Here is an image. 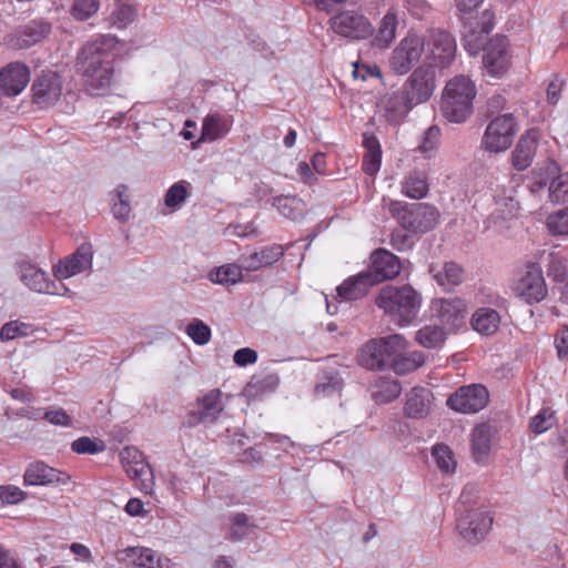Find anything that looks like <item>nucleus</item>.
Returning a JSON list of instances; mask_svg holds the SVG:
<instances>
[{
  "instance_id": "bf43d9fd",
  "label": "nucleus",
  "mask_w": 568,
  "mask_h": 568,
  "mask_svg": "<svg viewBox=\"0 0 568 568\" xmlns=\"http://www.w3.org/2000/svg\"><path fill=\"white\" fill-rule=\"evenodd\" d=\"M42 418L54 426L70 427L72 425L71 416L61 407L47 408Z\"/></svg>"
},
{
  "instance_id": "5701e85b",
  "label": "nucleus",
  "mask_w": 568,
  "mask_h": 568,
  "mask_svg": "<svg viewBox=\"0 0 568 568\" xmlns=\"http://www.w3.org/2000/svg\"><path fill=\"white\" fill-rule=\"evenodd\" d=\"M222 393L219 389H213L205 394L199 400V409L192 412L187 417V425L195 426L196 424H212L216 420L220 413L223 410L221 402Z\"/></svg>"
},
{
  "instance_id": "bb28decb",
  "label": "nucleus",
  "mask_w": 568,
  "mask_h": 568,
  "mask_svg": "<svg viewBox=\"0 0 568 568\" xmlns=\"http://www.w3.org/2000/svg\"><path fill=\"white\" fill-rule=\"evenodd\" d=\"M61 473L49 467L42 462H37L28 466L23 475V484L26 486H44L57 483H64L61 479Z\"/></svg>"
},
{
  "instance_id": "2eb2a0df",
  "label": "nucleus",
  "mask_w": 568,
  "mask_h": 568,
  "mask_svg": "<svg viewBox=\"0 0 568 568\" xmlns=\"http://www.w3.org/2000/svg\"><path fill=\"white\" fill-rule=\"evenodd\" d=\"M20 280L30 290L51 295H64L68 288L60 282L50 280L49 275L30 262L19 265Z\"/></svg>"
},
{
  "instance_id": "423d86ee",
  "label": "nucleus",
  "mask_w": 568,
  "mask_h": 568,
  "mask_svg": "<svg viewBox=\"0 0 568 568\" xmlns=\"http://www.w3.org/2000/svg\"><path fill=\"white\" fill-rule=\"evenodd\" d=\"M405 346V338L398 334L371 339L361 348L358 364L367 369L382 371L390 365L395 353L404 349Z\"/></svg>"
},
{
  "instance_id": "f8f14e48",
  "label": "nucleus",
  "mask_w": 568,
  "mask_h": 568,
  "mask_svg": "<svg viewBox=\"0 0 568 568\" xmlns=\"http://www.w3.org/2000/svg\"><path fill=\"white\" fill-rule=\"evenodd\" d=\"M425 44V38H403L389 57L390 69L398 75L408 73L420 60Z\"/></svg>"
},
{
  "instance_id": "e433bc0d",
  "label": "nucleus",
  "mask_w": 568,
  "mask_h": 568,
  "mask_svg": "<svg viewBox=\"0 0 568 568\" xmlns=\"http://www.w3.org/2000/svg\"><path fill=\"white\" fill-rule=\"evenodd\" d=\"M426 356L423 352L414 351L405 354L395 353L390 366L398 375H406L424 365Z\"/></svg>"
},
{
  "instance_id": "8fccbe9b",
  "label": "nucleus",
  "mask_w": 568,
  "mask_h": 568,
  "mask_svg": "<svg viewBox=\"0 0 568 568\" xmlns=\"http://www.w3.org/2000/svg\"><path fill=\"white\" fill-rule=\"evenodd\" d=\"M547 229L552 235H568V206L547 217Z\"/></svg>"
},
{
  "instance_id": "a19ab883",
  "label": "nucleus",
  "mask_w": 568,
  "mask_h": 568,
  "mask_svg": "<svg viewBox=\"0 0 568 568\" xmlns=\"http://www.w3.org/2000/svg\"><path fill=\"white\" fill-rule=\"evenodd\" d=\"M192 193V185L185 180L173 183L164 195V205L171 211L181 209Z\"/></svg>"
},
{
  "instance_id": "7ed1b4c3",
  "label": "nucleus",
  "mask_w": 568,
  "mask_h": 568,
  "mask_svg": "<svg viewBox=\"0 0 568 568\" xmlns=\"http://www.w3.org/2000/svg\"><path fill=\"white\" fill-rule=\"evenodd\" d=\"M477 94L470 78L460 74L450 79L443 91L440 110L452 123L465 122L474 111L473 101Z\"/></svg>"
},
{
  "instance_id": "09e8293b",
  "label": "nucleus",
  "mask_w": 568,
  "mask_h": 568,
  "mask_svg": "<svg viewBox=\"0 0 568 568\" xmlns=\"http://www.w3.org/2000/svg\"><path fill=\"white\" fill-rule=\"evenodd\" d=\"M32 333V326L19 321H10L0 329V341L9 342L17 337L28 336Z\"/></svg>"
},
{
  "instance_id": "774afa93",
  "label": "nucleus",
  "mask_w": 568,
  "mask_h": 568,
  "mask_svg": "<svg viewBox=\"0 0 568 568\" xmlns=\"http://www.w3.org/2000/svg\"><path fill=\"white\" fill-rule=\"evenodd\" d=\"M494 28V13L489 10H485L480 17V28L477 31L479 34H488ZM476 31L474 30L473 33Z\"/></svg>"
},
{
  "instance_id": "13d9d810",
  "label": "nucleus",
  "mask_w": 568,
  "mask_h": 568,
  "mask_svg": "<svg viewBox=\"0 0 568 568\" xmlns=\"http://www.w3.org/2000/svg\"><path fill=\"white\" fill-rule=\"evenodd\" d=\"M554 413L549 409H541L530 420V429L535 434H542L550 429L554 425Z\"/></svg>"
},
{
  "instance_id": "ea45409f",
  "label": "nucleus",
  "mask_w": 568,
  "mask_h": 568,
  "mask_svg": "<svg viewBox=\"0 0 568 568\" xmlns=\"http://www.w3.org/2000/svg\"><path fill=\"white\" fill-rule=\"evenodd\" d=\"M126 558L136 566L142 568H163L160 556L150 548L135 547L125 550Z\"/></svg>"
},
{
  "instance_id": "f3484780",
  "label": "nucleus",
  "mask_w": 568,
  "mask_h": 568,
  "mask_svg": "<svg viewBox=\"0 0 568 568\" xmlns=\"http://www.w3.org/2000/svg\"><path fill=\"white\" fill-rule=\"evenodd\" d=\"M402 264L398 256L385 248H377L369 256V265L365 271L375 284L393 280L399 275Z\"/></svg>"
},
{
  "instance_id": "e2e57ef3",
  "label": "nucleus",
  "mask_w": 568,
  "mask_h": 568,
  "mask_svg": "<svg viewBox=\"0 0 568 568\" xmlns=\"http://www.w3.org/2000/svg\"><path fill=\"white\" fill-rule=\"evenodd\" d=\"M353 75L355 79L366 81L369 77L382 78L381 69L377 65L359 64L354 62Z\"/></svg>"
},
{
  "instance_id": "f704fd0d",
  "label": "nucleus",
  "mask_w": 568,
  "mask_h": 568,
  "mask_svg": "<svg viewBox=\"0 0 568 568\" xmlns=\"http://www.w3.org/2000/svg\"><path fill=\"white\" fill-rule=\"evenodd\" d=\"M429 272L436 283L445 290L459 285L464 280V270L454 262H446L440 268L430 266Z\"/></svg>"
},
{
  "instance_id": "aec40b11",
  "label": "nucleus",
  "mask_w": 568,
  "mask_h": 568,
  "mask_svg": "<svg viewBox=\"0 0 568 568\" xmlns=\"http://www.w3.org/2000/svg\"><path fill=\"white\" fill-rule=\"evenodd\" d=\"M30 82V69L21 62H11L0 70V91L7 97L20 94Z\"/></svg>"
},
{
  "instance_id": "37998d69",
  "label": "nucleus",
  "mask_w": 568,
  "mask_h": 568,
  "mask_svg": "<svg viewBox=\"0 0 568 568\" xmlns=\"http://www.w3.org/2000/svg\"><path fill=\"white\" fill-rule=\"evenodd\" d=\"M445 328L425 325L416 333V341L426 348H436L445 341Z\"/></svg>"
},
{
  "instance_id": "2f4dec72",
  "label": "nucleus",
  "mask_w": 568,
  "mask_h": 568,
  "mask_svg": "<svg viewBox=\"0 0 568 568\" xmlns=\"http://www.w3.org/2000/svg\"><path fill=\"white\" fill-rule=\"evenodd\" d=\"M363 146L365 148L363 170L368 175H375L379 171L382 163L381 143L373 133H364Z\"/></svg>"
},
{
  "instance_id": "6ab92c4d",
  "label": "nucleus",
  "mask_w": 568,
  "mask_h": 568,
  "mask_svg": "<svg viewBox=\"0 0 568 568\" xmlns=\"http://www.w3.org/2000/svg\"><path fill=\"white\" fill-rule=\"evenodd\" d=\"M331 28L337 36H372L369 21L354 10L343 11L329 19Z\"/></svg>"
},
{
  "instance_id": "9d476101",
  "label": "nucleus",
  "mask_w": 568,
  "mask_h": 568,
  "mask_svg": "<svg viewBox=\"0 0 568 568\" xmlns=\"http://www.w3.org/2000/svg\"><path fill=\"white\" fill-rule=\"evenodd\" d=\"M434 316L447 332H456L466 325L468 307L466 302L457 296L437 298L432 302Z\"/></svg>"
},
{
  "instance_id": "9b49d317",
  "label": "nucleus",
  "mask_w": 568,
  "mask_h": 568,
  "mask_svg": "<svg viewBox=\"0 0 568 568\" xmlns=\"http://www.w3.org/2000/svg\"><path fill=\"white\" fill-rule=\"evenodd\" d=\"M491 525L493 516L485 507L467 509L457 519V529L469 544L483 540Z\"/></svg>"
},
{
  "instance_id": "ddd939ff",
  "label": "nucleus",
  "mask_w": 568,
  "mask_h": 568,
  "mask_svg": "<svg viewBox=\"0 0 568 568\" xmlns=\"http://www.w3.org/2000/svg\"><path fill=\"white\" fill-rule=\"evenodd\" d=\"M32 102L40 109L54 105L62 95V79L52 70L42 71L31 85Z\"/></svg>"
},
{
  "instance_id": "5fc2aeb1",
  "label": "nucleus",
  "mask_w": 568,
  "mask_h": 568,
  "mask_svg": "<svg viewBox=\"0 0 568 568\" xmlns=\"http://www.w3.org/2000/svg\"><path fill=\"white\" fill-rule=\"evenodd\" d=\"M27 498V493L14 485H0V507L16 505Z\"/></svg>"
},
{
  "instance_id": "49530a36",
  "label": "nucleus",
  "mask_w": 568,
  "mask_h": 568,
  "mask_svg": "<svg viewBox=\"0 0 568 568\" xmlns=\"http://www.w3.org/2000/svg\"><path fill=\"white\" fill-rule=\"evenodd\" d=\"M135 19V10L130 4L123 2H116L113 11L109 17L111 26L119 30L124 29L126 26L132 23Z\"/></svg>"
},
{
  "instance_id": "58836bf2",
  "label": "nucleus",
  "mask_w": 568,
  "mask_h": 568,
  "mask_svg": "<svg viewBox=\"0 0 568 568\" xmlns=\"http://www.w3.org/2000/svg\"><path fill=\"white\" fill-rule=\"evenodd\" d=\"M242 268L244 267L235 263L224 264L212 270L209 278L214 284L235 285L243 278Z\"/></svg>"
},
{
  "instance_id": "052dcab7",
  "label": "nucleus",
  "mask_w": 568,
  "mask_h": 568,
  "mask_svg": "<svg viewBox=\"0 0 568 568\" xmlns=\"http://www.w3.org/2000/svg\"><path fill=\"white\" fill-rule=\"evenodd\" d=\"M343 387V381L337 375L329 376L327 382L318 383L314 393L316 396H332L334 394H339Z\"/></svg>"
},
{
  "instance_id": "6e6d98bb",
  "label": "nucleus",
  "mask_w": 568,
  "mask_h": 568,
  "mask_svg": "<svg viewBox=\"0 0 568 568\" xmlns=\"http://www.w3.org/2000/svg\"><path fill=\"white\" fill-rule=\"evenodd\" d=\"M231 538L234 540L242 539L250 530L248 517L244 513H235L230 516Z\"/></svg>"
},
{
  "instance_id": "4be33fe9",
  "label": "nucleus",
  "mask_w": 568,
  "mask_h": 568,
  "mask_svg": "<svg viewBox=\"0 0 568 568\" xmlns=\"http://www.w3.org/2000/svg\"><path fill=\"white\" fill-rule=\"evenodd\" d=\"M383 118L392 125L400 124L414 105L402 91L384 95L379 101Z\"/></svg>"
},
{
  "instance_id": "dca6fc26",
  "label": "nucleus",
  "mask_w": 568,
  "mask_h": 568,
  "mask_svg": "<svg viewBox=\"0 0 568 568\" xmlns=\"http://www.w3.org/2000/svg\"><path fill=\"white\" fill-rule=\"evenodd\" d=\"M122 466L128 476L140 481V489L145 494L153 490L152 471L142 454L135 448H124L120 454Z\"/></svg>"
},
{
  "instance_id": "f257e3e1",
  "label": "nucleus",
  "mask_w": 568,
  "mask_h": 568,
  "mask_svg": "<svg viewBox=\"0 0 568 568\" xmlns=\"http://www.w3.org/2000/svg\"><path fill=\"white\" fill-rule=\"evenodd\" d=\"M125 43L118 38H97L80 51L78 73L85 91L94 97L109 93L114 83V62L122 57Z\"/></svg>"
},
{
  "instance_id": "1a4fd4ad",
  "label": "nucleus",
  "mask_w": 568,
  "mask_h": 568,
  "mask_svg": "<svg viewBox=\"0 0 568 568\" xmlns=\"http://www.w3.org/2000/svg\"><path fill=\"white\" fill-rule=\"evenodd\" d=\"M436 88V72L432 65L416 68L405 81L402 92L414 105L427 102Z\"/></svg>"
},
{
  "instance_id": "de8ad7c7",
  "label": "nucleus",
  "mask_w": 568,
  "mask_h": 568,
  "mask_svg": "<svg viewBox=\"0 0 568 568\" xmlns=\"http://www.w3.org/2000/svg\"><path fill=\"white\" fill-rule=\"evenodd\" d=\"M272 204L286 219L295 220L301 215V201L295 196L280 195Z\"/></svg>"
},
{
  "instance_id": "c03bdc74",
  "label": "nucleus",
  "mask_w": 568,
  "mask_h": 568,
  "mask_svg": "<svg viewBox=\"0 0 568 568\" xmlns=\"http://www.w3.org/2000/svg\"><path fill=\"white\" fill-rule=\"evenodd\" d=\"M131 206L129 202L128 187L124 184H120L114 190V199L112 204L113 216L125 222L129 220Z\"/></svg>"
},
{
  "instance_id": "b1692460",
  "label": "nucleus",
  "mask_w": 568,
  "mask_h": 568,
  "mask_svg": "<svg viewBox=\"0 0 568 568\" xmlns=\"http://www.w3.org/2000/svg\"><path fill=\"white\" fill-rule=\"evenodd\" d=\"M434 396L430 389L422 386L413 387L406 394L404 413L409 418L420 419L428 416Z\"/></svg>"
},
{
  "instance_id": "680f3d73",
  "label": "nucleus",
  "mask_w": 568,
  "mask_h": 568,
  "mask_svg": "<svg viewBox=\"0 0 568 568\" xmlns=\"http://www.w3.org/2000/svg\"><path fill=\"white\" fill-rule=\"evenodd\" d=\"M440 136V130L436 125L429 126L423 136V141L418 149L422 153H428L436 149Z\"/></svg>"
},
{
  "instance_id": "c85d7f7f",
  "label": "nucleus",
  "mask_w": 568,
  "mask_h": 568,
  "mask_svg": "<svg viewBox=\"0 0 568 568\" xmlns=\"http://www.w3.org/2000/svg\"><path fill=\"white\" fill-rule=\"evenodd\" d=\"M402 193L413 200H422L429 191L428 178L423 170L408 172L400 183Z\"/></svg>"
},
{
  "instance_id": "a18cd8bd",
  "label": "nucleus",
  "mask_w": 568,
  "mask_h": 568,
  "mask_svg": "<svg viewBox=\"0 0 568 568\" xmlns=\"http://www.w3.org/2000/svg\"><path fill=\"white\" fill-rule=\"evenodd\" d=\"M432 456L434 457L437 467L443 473L453 474L455 471L457 463L452 449L447 445L436 444L432 448Z\"/></svg>"
},
{
  "instance_id": "338daca9",
  "label": "nucleus",
  "mask_w": 568,
  "mask_h": 568,
  "mask_svg": "<svg viewBox=\"0 0 568 568\" xmlns=\"http://www.w3.org/2000/svg\"><path fill=\"white\" fill-rule=\"evenodd\" d=\"M558 356L561 358L568 355V327H565L555 338Z\"/></svg>"
},
{
  "instance_id": "a211bd4d",
  "label": "nucleus",
  "mask_w": 568,
  "mask_h": 568,
  "mask_svg": "<svg viewBox=\"0 0 568 568\" xmlns=\"http://www.w3.org/2000/svg\"><path fill=\"white\" fill-rule=\"evenodd\" d=\"M93 250L91 244L80 245L74 253L60 260L53 267L58 280L69 278L92 267Z\"/></svg>"
},
{
  "instance_id": "4d7b16f0",
  "label": "nucleus",
  "mask_w": 568,
  "mask_h": 568,
  "mask_svg": "<svg viewBox=\"0 0 568 568\" xmlns=\"http://www.w3.org/2000/svg\"><path fill=\"white\" fill-rule=\"evenodd\" d=\"M390 245L398 252H405L414 246V240L408 231L400 226L390 233Z\"/></svg>"
},
{
  "instance_id": "4468645a",
  "label": "nucleus",
  "mask_w": 568,
  "mask_h": 568,
  "mask_svg": "<svg viewBox=\"0 0 568 568\" xmlns=\"http://www.w3.org/2000/svg\"><path fill=\"white\" fill-rule=\"evenodd\" d=\"M489 400V394L485 386L473 384L459 387L447 399V405L455 412L475 414L481 410Z\"/></svg>"
},
{
  "instance_id": "0eeeda50",
  "label": "nucleus",
  "mask_w": 568,
  "mask_h": 568,
  "mask_svg": "<svg viewBox=\"0 0 568 568\" xmlns=\"http://www.w3.org/2000/svg\"><path fill=\"white\" fill-rule=\"evenodd\" d=\"M514 294L529 305L538 304L548 296L542 268L537 262H528L525 272L513 284Z\"/></svg>"
},
{
  "instance_id": "412c9836",
  "label": "nucleus",
  "mask_w": 568,
  "mask_h": 568,
  "mask_svg": "<svg viewBox=\"0 0 568 568\" xmlns=\"http://www.w3.org/2000/svg\"><path fill=\"white\" fill-rule=\"evenodd\" d=\"M539 175V187L546 186L550 181L549 197L551 202L562 203L568 200V173H560L559 165L555 161L549 160Z\"/></svg>"
},
{
  "instance_id": "cd10ccee",
  "label": "nucleus",
  "mask_w": 568,
  "mask_h": 568,
  "mask_svg": "<svg viewBox=\"0 0 568 568\" xmlns=\"http://www.w3.org/2000/svg\"><path fill=\"white\" fill-rule=\"evenodd\" d=\"M284 247L281 244L264 246L258 252L243 257V267L246 271H257L273 265L284 255Z\"/></svg>"
},
{
  "instance_id": "c9c22d12",
  "label": "nucleus",
  "mask_w": 568,
  "mask_h": 568,
  "mask_svg": "<svg viewBox=\"0 0 568 568\" xmlns=\"http://www.w3.org/2000/svg\"><path fill=\"white\" fill-rule=\"evenodd\" d=\"M500 324V315L489 307L478 308L471 316V326L483 335H493Z\"/></svg>"
},
{
  "instance_id": "864d4df0",
  "label": "nucleus",
  "mask_w": 568,
  "mask_h": 568,
  "mask_svg": "<svg viewBox=\"0 0 568 568\" xmlns=\"http://www.w3.org/2000/svg\"><path fill=\"white\" fill-rule=\"evenodd\" d=\"M100 0H74L72 6V16L77 20H87L98 12Z\"/></svg>"
},
{
  "instance_id": "0e129e2a",
  "label": "nucleus",
  "mask_w": 568,
  "mask_h": 568,
  "mask_svg": "<svg viewBox=\"0 0 568 568\" xmlns=\"http://www.w3.org/2000/svg\"><path fill=\"white\" fill-rule=\"evenodd\" d=\"M257 357V353L254 349L250 347H243L234 353L233 361L237 366L245 367L256 363Z\"/></svg>"
},
{
  "instance_id": "69168bd1",
  "label": "nucleus",
  "mask_w": 568,
  "mask_h": 568,
  "mask_svg": "<svg viewBox=\"0 0 568 568\" xmlns=\"http://www.w3.org/2000/svg\"><path fill=\"white\" fill-rule=\"evenodd\" d=\"M398 20L397 17L388 12L381 21L379 36H395Z\"/></svg>"
},
{
  "instance_id": "72a5a7b5",
  "label": "nucleus",
  "mask_w": 568,
  "mask_h": 568,
  "mask_svg": "<svg viewBox=\"0 0 568 568\" xmlns=\"http://www.w3.org/2000/svg\"><path fill=\"white\" fill-rule=\"evenodd\" d=\"M372 397L376 403L387 404L396 399L402 392L398 381L390 377H378L372 385Z\"/></svg>"
},
{
  "instance_id": "603ef678",
  "label": "nucleus",
  "mask_w": 568,
  "mask_h": 568,
  "mask_svg": "<svg viewBox=\"0 0 568 568\" xmlns=\"http://www.w3.org/2000/svg\"><path fill=\"white\" fill-rule=\"evenodd\" d=\"M105 445L102 440L92 439L88 436H82L71 444V449L79 455H95L103 452Z\"/></svg>"
},
{
  "instance_id": "4c0bfd02",
  "label": "nucleus",
  "mask_w": 568,
  "mask_h": 568,
  "mask_svg": "<svg viewBox=\"0 0 568 568\" xmlns=\"http://www.w3.org/2000/svg\"><path fill=\"white\" fill-rule=\"evenodd\" d=\"M231 129V123L221 114H207L202 123V136L207 141H215L225 136Z\"/></svg>"
},
{
  "instance_id": "79ce46f5",
  "label": "nucleus",
  "mask_w": 568,
  "mask_h": 568,
  "mask_svg": "<svg viewBox=\"0 0 568 568\" xmlns=\"http://www.w3.org/2000/svg\"><path fill=\"white\" fill-rule=\"evenodd\" d=\"M548 277L559 284L568 282V260L558 252L548 254V263L546 265Z\"/></svg>"
},
{
  "instance_id": "a878e982",
  "label": "nucleus",
  "mask_w": 568,
  "mask_h": 568,
  "mask_svg": "<svg viewBox=\"0 0 568 568\" xmlns=\"http://www.w3.org/2000/svg\"><path fill=\"white\" fill-rule=\"evenodd\" d=\"M538 145L537 133L529 131L521 135L511 152L513 166L518 171L528 169L536 155Z\"/></svg>"
},
{
  "instance_id": "f03ea898",
  "label": "nucleus",
  "mask_w": 568,
  "mask_h": 568,
  "mask_svg": "<svg viewBox=\"0 0 568 568\" xmlns=\"http://www.w3.org/2000/svg\"><path fill=\"white\" fill-rule=\"evenodd\" d=\"M422 294L409 284L386 285L381 288L375 304L399 326L409 325L422 307Z\"/></svg>"
},
{
  "instance_id": "393cba45",
  "label": "nucleus",
  "mask_w": 568,
  "mask_h": 568,
  "mask_svg": "<svg viewBox=\"0 0 568 568\" xmlns=\"http://www.w3.org/2000/svg\"><path fill=\"white\" fill-rule=\"evenodd\" d=\"M374 285V280L364 271L346 278L336 287V292L342 301L352 302L366 296Z\"/></svg>"
},
{
  "instance_id": "39448f33",
  "label": "nucleus",
  "mask_w": 568,
  "mask_h": 568,
  "mask_svg": "<svg viewBox=\"0 0 568 568\" xmlns=\"http://www.w3.org/2000/svg\"><path fill=\"white\" fill-rule=\"evenodd\" d=\"M469 55L483 52V65L493 77H500L509 67L507 38H464Z\"/></svg>"
},
{
  "instance_id": "20e7f679",
  "label": "nucleus",
  "mask_w": 568,
  "mask_h": 568,
  "mask_svg": "<svg viewBox=\"0 0 568 568\" xmlns=\"http://www.w3.org/2000/svg\"><path fill=\"white\" fill-rule=\"evenodd\" d=\"M387 209L399 226L413 234H425L436 227L439 221L438 210L428 203H407L389 200Z\"/></svg>"
},
{
  "instance_id": "3c124183",
  "label": "nucleus",
  "mask_w": 568,
  "mask_h": 568,
  "mask_svg": "<svg viewBox=\"0 0 568 568\" xmlns=\"http://www.w3.org/2000/svg\"><path fill=\"white\" fill-rule=\"evenodd\" d=\"M185 333L197 345H205L211 339V328L201 320L194 318L185 328Z\"/></svg>"
},
{
  "instance_id": "c756f323",
  "label": "nucleus",
  "mask_w": 568,
  "mask_h": 568,
  "mask_svg": "<svg viewBox=\"0 0 568 568\" xmlns=\"http://www.w3.org/2000/svg\"><path fill=\"white\" fill-rule=\"evenodd\" d=\"M427 45H432V61L439 68L448 67L455 59L456 43L454 38H428Z\"/></svg>"
},
{
  "instance_id": "7c9ffc66",
  "label": "nucleus",
  "mask_w": 568,
  "mask_h": 568,
  "mask_svg": "<svg viewBox=\"0 0 568 568\" xmlns=\"http://www.w3.org/2000/svg\"><path fill=\"white\" fill-rule=\"evenodd\" d=\"M278 382L277 375L273 373L253 375L244 388V394L250 399L261 398L273 393Z\"/></svg>"
},
{
  "instance_id": "6e6552de",
  "label": "nucleus",
  "mask_w": 568,
  "mask_h": 568,
  "mask_svg": "<svg viewBox=\"0 0 568 568\" xmlns=\"http://www.w3.org/2000/svg\"><path fill=\"white\" fill-rule=\"evenodd\" d=\"M516 132L517 123L511 113L496 116L488 123L481 144L489 152H504L511 145Z\"/></svg>"
},
{
  "instance_id": "473e14b6",
  "label": "nucleus",
  "mask_w": 568,
  "mask_h": 568,
  "mask_svg": "<svg viewBox=\"0 0 568 568\" xmlns=\"http://www.w3.org/2000/svg\"><path fill=\"white\" fill-rule=\"evenodd\" d=\"M491 429L486 424H480L471 433V455L476 463L481 464L487 460L490 453Z\"/></svg>"
}]
</instances>
